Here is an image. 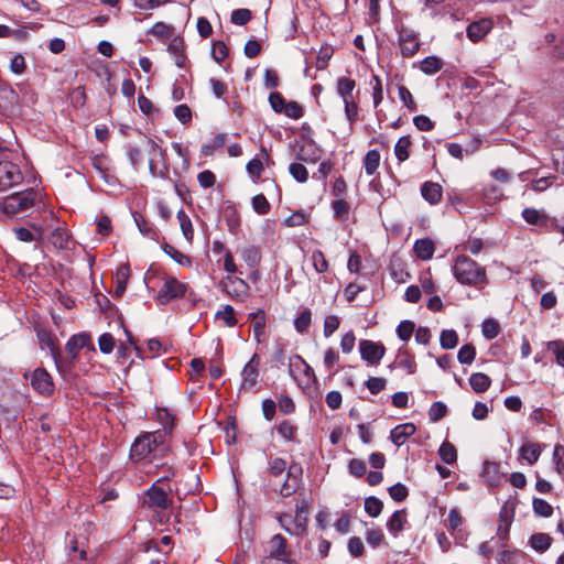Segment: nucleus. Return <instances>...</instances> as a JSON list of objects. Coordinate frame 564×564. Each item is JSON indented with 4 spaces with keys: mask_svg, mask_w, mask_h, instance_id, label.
<instances>
[{
    "mask_svg": "<svg viewBox=\"0 0 564 564\" xmlns=\"http://www.w3.org/2000/svg\"><path fill=\"white\" fill-rule=\"evenodd\" d=\"M456 280L466 285L477 286L487 282L486 270L465 254L457 256L453 265Z\"/></svg>",
    "mask_w": 564,
    "mask_h": 564,
    "instance_id": "obj_1",
    "label": "nucleus"
},
{
    "mask_svg": "<svg viewBox=\"0 0 564 564\" xmlns=\"http://www.w3.org/2000/svg\"><path fill=\"white\" fill-rule=\"evenodd\" d=\"M171 491L167 477H161L144 492L142 505L154 512L167 510L173 503L170 497Z\"/></svg>",
    "mask_w": 564,
    "mask_h": 564,
    "instance_id": "obj_2",
    "label": "nucleus"
},
{
    "mask_svg": "<svg viewBox=\"0 0 564 564\" xmlns=\"http://www.w3.org/2000/svg\"><path fill=\"white\" fill-rule=\"evenodd\" d=\"M166 441V432H147L135 438L130 449V457L133 460H142Z\"/></svg>",
    "mask_w": 564,
    "mask_h": 564,
    "instance_id": "obj_3",
    "label": "nucleus"
},
{
    "mask_svg": "<svg viewBox=\"0 0 564 564\" xmlns=\"http://www.w3.org/2000/svg\"><path fill=\"white\" fill-rule=\"evenodd\" d=\"M265 553L267 555L262 558L261 564H299L288 549L286 539L281 534L271 536L267 542Z\"/></svg>",
    "mask_w": 564,
    "mask_h": 564,
    "instance_id": "obj_4",
    "label": "nucleus"
},
{
    "mask_svg": "<svg viewBox=\"0 0 564 564\" xmlns=\"http://www.w3.org/2000/svg\"><path fill=\"white\" fill-rule=\"evenodd\" d=\"M36 199V193L33 189H26L12 194L0 202V210L12 218L20 213L29 210Z\"/></svg>",
    "mask_w": 564,
    "mask_h": 564,
    "instance_id": "obj_5",
    "label": "nucleus"
},
{
    "mask_svg": "<svg viewBox=\"0 0 564 564\" xmlns=\"http://www.w3.org/2000/svg\"><path fill=\"white\" fill-rule=\"evenodd\" d=\"M186 290L187 285L185 283L180 282L174 276H166L162 288L158 292L156 300L161 304H167L174 299L183 297Z\"/></svg>",
    "mask_w": 564,
    "mask_h": 564,
    "instance_id": "obj_6",
    "label": "nucleus"
},
{
    "mask_svg": "<svg viewBox=\"0 0 564 564\" xmlns=\"http://www.w3.org/2000/svg\"><path fill=\"white\" fill-rule=\"evenodd\" d=\"M398 42L401 55L406 58L414 56L421 47L419 34L405 26L398 30Z\"/></svg>",
    "mask_w": 564,
    "mask_h": 564,
    "instance_id": "obj_7",
    "label": "nucleus"
},
{
    "mask_svg": "<svg viewBox=\"0 0 564 564\" xmlns=\"http://www.w3.org/2000/svg\"><path fill=\"white\" fill-rule=\"evenodd\" d=\"M88 346H90L91 350H95V347L91 345L90 335L86 333L73 335L65 345V349L68 355V360H63V369L69 368L74 364L75 359L78 357L79 351Z\"/></svg>",
    "mask_w": 564,
    "mask_h": 564,
    "instance_id": "obj_8",
    "label": "nucleus"
},
{
    "mask_svg": "<svg viewBox=\"0 0 564 564\" xmlns=\"http://www.w3.org/2000/svg\"><path fill=\"white\" fill-rule=\"evenodd\" d=\"M22 173L17 164L0 162V192H4L22 181Z\"/></svg>",
    "mask_w": 564,
    "mask_h": 564,
    "instance_id": "obj_9",
    "label": "nucleus"
},
{
    "mask_svg": "<svg viewBox=\"0 0 564 564\" xmlns=\"http://www.w3.org/2000/svg\"><path fill=\"white\" fill-rule=\"evenodd\" d=\"M361 358L370 365H378L386 354V347L381 343L362 339L359 343Z\"/></svg>",
    "mask_w": 564,
    "mask_h": 564,
    "instance_id": "obj_10",
    "label": "nucleus"
},
{
    "mask_svg": "<svg viewBox=\"0 0 564 564\" xmlns=\"http://www.w3.org/2000/svg\"><path fill=\"white\" fill-rule=\"evenodd\" d=\"M31 386L41 394L50 395L54 391L51 375L44 368H36L31 375Z\"/></svg>",
    "mask_w": 564,
    "mask_h": 564,
    "instance_id": "obj_11",
    "label": "nucleus"
},
{
    "mask_svg": "<svg viewBox=\"0 0 564 564\" xmlns=\"http://www.w3.org/2000/svg\"><path fill=\"white\" fill-rule=\"evenodd\" d=\"M259 366L260 358L257 354H253L250 360L245 365L241 372L243 389H252L257 384L259 378Z\"/></svg>",
    "mask_w": 564,
    "mask_h": 564,
    "instance_id": "obj_12",
    "label": "nucleus"
},
{
    "mask_svg": "<svg viewBox=\"0 0 564 564\" xmlns=\"http://www.w3.org/2000/svg\"><path fill=\"white\" fill-rule=\"evenodd\" d=\"M491 28H492L491 20L481 19L479 21H475V22L470 23L467 26L466 34H467V37L471 42L476 43V42H479L480 40H482L489 33Z\"/></svg>",
    "mask_w": 564,
    "mask_h": 564,
    "instance_id": "obj_13",
    "label": "nucleus"
},
{
    "mask_svg": "<svg viewBox=\"0 0 564 564\" xmlns=\"http://www.w3.org/2000/svg\"><path fill=\"white\" fill-rule=\"evenodd\" d=\"M482 477L490 486H498L503 480L505 473L500 470L498 463L486 460L482 466Z\"/></svg>",
    "mask_w": 564,
    "mask_h": 564,
    "instance_id": "obj_14",
    "label": "nucleus"
},
{
    "mask_svg": "<svg viewBox=\"0 0 564 564\" xmlns=\"http://www.w3.org/2000/svg\"><path fill=\"white\" fill-rule=\"evenodd\" d=\"M221 288L227 294L239 296L247 292L248 285L240 278L227 275L221 280Z\"/></svg>",
    "mask_w": 564,
    "mask_h": 564,
    "instance_id": "obj_15",
    "label": "nucleus"
},
{
    "mask_svg": "<svg viewBox=\"0 0 564 564\" xmlns=\"http://www.w3.org/2000/svg\"><path fill=\"white\" fill-rule=\"evenodd\" d=\"M415 431L416 427L413 423L399 424L391 430L390 438L394 445L401 446Z\"/></svg>",
    "mask_w": 564,
    "mask_h": 564,
    "instance_id": "obj_16",
    "label": "nucleus"
},
{
    "mask_svg": "<svg viewBox=\"0 0 564 564\" xmlns=\"http://www.w3.org/2000/svg\"><path fill=\"white\" fill-rule=\"evenodd\" d=\"M413 251L419 259L430 260L435 251L434 241L431 238L419 239L414 242Z\"/></svg>",
    "mask_w": 564,
    "mask_h": 564,
    "instance_id": "obj_17",
    "label": "nucleus"
},
{
    "mask_svg": "<svg viewBox=\"0 0 564 564\" xmlns=\"http://www.w3.org/2000/svg\"><path fill=\"white\" fill-rule=\"evenodd\" d=\"M423 198L432 205L441 202L443 189L438 183L425 182L421 187Z\"/></svg>",
    "mask_w": 564,
    "mask_h": 564,
    "instance_id": "obj_18",
    "label": "nucleus"
},
{
    "mask_svg": "<svg viewBox=\"0 0 564 564\" xmlns=\"http://www.w3.org/2000/svg\"><path fill=\"white\" fill-rule=\"evenodd\" d=\"M240 257L250 268H257L262 259V253L259 247L250 245L240 249Z\"/></svg>",
    "mask_w": 564,
    "mask_h": 564,
    "instance_id": "obj_19",
    "label": "nucleus"
},
{
    "mask_svg": "<svg viewBox=\"0 0 564 564\" xmlns=\"http://www.w3.org/2000/svg\"><path fill=\"white\" fill-rule=\"evenodd\" d=\"M406 523V511L404 509L397 510L392 513L387 522L388 531L397 536L404 528Z\"/></svg>",
    "mask_w": 564,
    "mask_h": 564,
    "instance_id": "obj_20",
    "label": "nucleus"
},
{
    "mask_svg": "<svg viewBox=\"0 0 564 564\" xmlns=\"http://www.w3.org/2000/svg\"><path fill=\"white\" fill-rule=\"evenodd\" d=\"M522 217L529 225L539 227H546L549 224V217L546 214L541 213L535 208H524L522 210Z\"/></svg>",
    "mask_w": 564,
    "mask_h": 564,
    "instance_id": "obj_21",
    "label": "nucleus"
},
{
    "mask_svg": "<svg viewBox=\"0 0 564 564\" xmlns=\"http://www.w3.org/2000/svg\"><path fill=\"white\" fill-rule=\"evenodd\" d=\"M297 366H303V372L308 380L312 379V380L316 381V376H315L313 368L300 355H294L292 358H290V364H289L290 376L295 378V367H297Z\"/></svg>",
    "mask_w": 564,
    "mask_h": 564,
    "instance_id": "obj_22",
    "label": "nucleus"
},
{
    "mask_svg": "<svg viewBox=\"0 0 564 564\" xmlns=\"http://www.w3.org/2000/svg\"><path fill=\"white\" fill-rule=\"evenodd\" d=\"M249 317L252 319V329L254 338L258 343L261 341V338L264 336V329H265V314L263 311H258L254 313H251Z\"/></svg>",
    "mask_w": 564,
    "mask_h": 564,
    "instance_id": "obj_23",
    "label": "nucleus"
},
{
    "mask_svg": "<svg viewBox=\"0 0 564 564\" xmlns=\"http://www.w3.org/2000/svg\"><path fill=\"white\" fill-rule=\"evenodd\" d=\"M356 87V82L348 77H339L337 79V93L343 98V101L354 100L352 91Z\"/></svg>",
    "mask_w": 564,
    "mask_h": 564,
    "instance_id": "obj_24",
    "label": "nucleus"
},
{
    "mask_svg": "<svg viewBox=\"0 0 564 564\" xmlns=\"http://www.w3.org/2000/svg\"><path fill=\"white\" fill-rule=\"evenodd\" d=\"M412 141L410 135L401 137L394 145V154L399 163L406 161L410 158V148Z\"/></svg>",
    "mask_w": 564,
    "mask_h": 564,
    "instance_id": "obj_25",
    "label": "nucleus"
},
{
    "mask_svg": "<svg viewBox=\"0 0 564 564\" xmlns=\"http://www.w3.org/2000/svg\"><path fill=\"white\" fill-rule=\"evenodd\" d=\"M469 384L476 393H482L489 389L491 379L486 373L476 372L470 376Z\"/></svg>",
    "mask_w": 564,
    "mask_h": 564,
    "instance_id": "obj_26",
    "label": "nucleus"
},
{
    "mask_svg": "<svg viewBox=\"0 0 564 564\" xmlns=\"http://www.w3.org/2000/svg\"><path fill=\"white\" fill-rule=\"evenodd\" d=\"M40 340L44 343L51 351V355L56 364V367L59 371H63V360L61 357V351L58 347L55 344V340L52 338V336L48 333H43L39 335Z\"/></svg>",
    "mask_w": 564,
    "mask_h": 564,
    "instance_id": "obj_27",
    "label": "nucleus"
},
{
    "mask_svg": "<svg viewBox=\"0 0 564 564\" xmlns=\"http://www.w3.org/2000/svg\"><path fill=\"white\" fill-rule=\"evenodd\" d=\"M541 447L536 443H527L520 447V455L528 464L533 465L538 462L541 455Z\"/></svg>",
    "mask_w": 564,
    "mask_h": 564,
    "instance_id": "obj_28",
    "label": "nucleus"
},
{
    "mask_svg": "<svg viewBox=\"0 0 564 564\" xmlns=\"http://www.w3.org/2000/svg\"><path fill=\"white\" fill-rule=\"evenodd\" d=\"M380 153L378 150H370L366 153L362 164L367 175H373L380 165Z\"/></svg>",
    "mask_w": 564,
    "mask_h": 564,
    "instance_id": "obj_29",
    "label": "nucleus"
},
{
    "mask_svg": "<svg viewBox=\"0 0 564 564\" xmlns=\"http://www.w3.org/2000/svg\"><path fill=\"white\" fill-rule=\"evenodd\" d=\"M552 538L546 533L532 534L529 543L530 546L536 552H545L551 546Z\"/></svg>",
    "mask_w": 564,
    "mask_h": 564,
    "instance_id": "obj_30",
    "label": "nucleus"
},
{
    "mask_svg": "<svg viewBox=\"0 0 564 564\" xmlns=\"http://www.w3.org/2000/svg\"><path fill=\"white\" fill-rule=\"evenodd\" d=\"M443 65H444V63L440 57H437L435 55H431V56L425 57L421 62L420 68L424 74L433 75V74L437 73L438 70H441Z\"/></svg>",
    "mask_w": 564,
    "mask_h": 564,
    "instance_id": "obj_31",
    "label": "nucleus"
},
{
    "mask_svg": "<svg viewBox=\"0 0 564 564\" xmlns=\"http://www.w3.org/2000/svg\"><path fill=\"white\" fill-rule=\"evenodd\" d=\"M177 219L180 221L181 230L183 232L184 238L188 242H192L193 237H194V229H193L192 221H191L189 217L187 216V214L184 212V209H180L177 212Z\"/></svg>",
    "mask_w": 564,
    "mask_h": 564,
    "instance_id": "obj_32",
    "label": "nucleus"
},
{
    "mask_svg": "<svg viewBox=\"0 0 564 564\" xmlns=\"http://www.w3.org/2000/svg\"><path fill=\"white\" fill-rule=\"evenodd\" d=\"M438 455L441 459L448 465H452L457 460V451L455 446L449 442L442 443L438 448Z\"/></svg>",
    "mask_w": 564,
    "mask_h": 564,
    "instance_id": "obj_33",
    "label": "nucleus"
},
{
    "mask_svg": "<svg viewBox=\"0 0 564 564\" xmlns=\"http://www.w3.org/2000/svg\"><path fill=\"white\" fill-rule=\"evenodd\" d=\"M332 209L335 219L346 220L349 215V204L345 198H337L332 202Z\"/></svg>",
    "mask_w": 564,
    "mask_h": 564,
    "instance_id": "obj_34",
    "label": "nucleus"
},
{
    "mask_svg": "<svg viewBox=\"0 0 564 564\" xmlns=\"http://www.w3.org/2000/svg\"><path fill=\"white\" fill-rule=\"evenodd\" d=\"M66 564H88L86 562V551H78L76 540H72L69 544V558Z\"/></svg>",
    "mask_w": 564,
    "mask_h": 564,
    "instance_id": "obj_35",
    "label": "nucleus"
},
{
    "mask_svg": "<svg viewBox=\"0 0 564 564\" xmlns=\"http://www.w3.org/2000/svg\"><path fill=\"white\" fill-rule=\"evenodd\" d=\"M51 242L55 248L67 249L69 242V236L63 228H56L51 235Z\"/></svg>",
    "mask_w": 564,
    "mask_h": 564,
    "instance_id": "obj_36",
    "label": "nucleus"
},
{
    "mask_svg": "<svg viewBox=\"0 0 564 564\" xmlns=\"http://www.w3.org/2000/svg\"><path fill=\"white\" fill-rule=\"evenodd\" d=\"M164 252L169 254L176 263L183 267H191L192 260L188 256L184 254L183 252L178 251L171 245L164 246Z\"/></svg>",
    "mask_w": 564,
    "mask_h": 564,
    "instance_id": "obj_37",
    "label": "nucleus"
},
{
    "mask_svg": "<svg viewBox=\"0 0 564 564\" xmlns=\"http://www.w3.org/2000/svg\"><path fill=\"white\" fill-rule=\"evenodd\" d=\"M383 509V502L377 497L370 496L365 499V511L372 518L380 516Z\"/></svg>",
    "mask_w": 564,
    "mask_h": 564,
    "instance_id": "obj_38",
    "label": "nucleus"
},
{
    "mask_svg": "<svg viewBox=\"0 0 564 564\" xmlns=\"http://www.w3.org/2000/svg\"><path fill=\"white\" fill-rule=\"evenodd\" d=\"M481 332L487 339H494L500 333V325L496 319L487 318L481 324Z\"/></svg>",
    "mask_w": 564,
    "mask_h": 564,
    "instance_id": "obj_39",
    "label": "nucleus"
},
{
    "mask_svg": "<svg viewBox=\"0 0 564 564\" xmlns=\"http://www.w3.org/2000/svg\"><path fill=\"white\" fill-rule=\"evenodd\" d=\"M458 335L454 329H445L441 333L440 344L443 349H453L457 346Z\"/></svg>",
    "mask_w": 564,
    "mask_h": 564,
    "instance_id": "obj_40",
    "label": "nucleus"
},
{
    "mask_svg": "<svg viewBox=\"0 0 564 564\" xmlns=\"http://www.w3.org/2000/svg\"><path fill=\"white\" fill-rule=\"evenodd\" d=\"M312 322V313L310 308H304L294 321V327L299 333H305Z\"/></svg>",
    "mask_w": 564,
    "mask_h": 564,
    "instance_id": "obj_41",
    "label": "nucleus"
},
{
    "mask_svg": "<svg viewBox=\"0 0 564 564\" xmlns=\"http://www.w3.org/2000/svg\"><path fill=\"white\" fill-rule=\"evenodd\" d=\"M463 524V517L458 509H451L448 516L445 520V527L451 532L454 533L460 525Z\"/></svg>",
    "mask_w": 564,
    "mask_h": 564,
    "instance_id": "obj_42",
    "label": "nucleus"
},
{
    "mask_svg": "<svg viewBox=\"0 0 564 564\" xmlns=\"http://www.w3.org/2000/svg\"><path fill=\"white\" fill-rule=\"evenodd\" d=\"M216 319L224 321L225 325L228 327H234L237 324V318L235 316V310L231 305H225L221 311H218L215 314Z\"/></svg>",
    "mask_w": 564,
    "mask_h": 564,
    "instance_id": "obj_43",
    "label": "nucleus"
},
{
    "mask_svg": "<svg viewBox=\"0 0 564 564\" xmlns=\"http://www.w3.org/2000/svg\"><path fill=\"white\" fill-rule=\"evenodd\" d=\"M533 511L543 518H549L553 513V507L541 498H534L532 502Z\"/></svg>",
    "mask_w": 564,
    "mask_h": 564,
    "instance_id": "obj_44",
    "label": "nucleus"
},
{
    "mask_svg": "<svg viewBox=\"0 0 564 564\" xmlns=\"http://www.w3.org/2000/svg\"><path fill=\"white\" fill-rule=\"evenodd\" d=\"M476 356V349L470 344L463 345L457 354V359L460 364L470 365Z\"/></svg>",
    "mask_w": 564,
    "mask_h": 564,
    "instance_id": "obj_45",
    "label": "nucleus"
},
{
    "mask_svg": "<svg viewBox=\"0 0 564 564\" xmlns=\"http://www.w3.org/2000/svg\"><path fill=\"white\" fill-rule=\"evenodd\" d=\"M398 366L408 371V373L412 375L416 371V362L414 357L410 355L408 351H400L399 354Z\"/></svg>",
    "mask_w": 564,
    "mask_h": 564,
    "instance_id": "obj_46",
    "label": "nucleus"
},
{
    "mask_svg": "<svg viewBox=\"0 0 564 564\" xmlns=\"http://www.w3.org/2000/svg\"><path fill=\"white\" fill-rule=\"evenodd\" d=\"M308 506L305 501H303L301 505L296 506V516L294 518L295 529L300 531V534L305 531L306 525V517H303V513H307Z\"/></svg>",
    "mask_w": 564,
    "mask_h": 564,
    "instance_id": "obj_47",
    "label": "nucleus"
},
{
    "mask_svg": "<svg viewBox=\"0 0 564 564\" xmlns=\"http://www.w3.org/2000/svg\"><path fill=\"white\" fill-rule=\"evenodd\" d=\"M252 208L259 215H265L270 212V203L263 194H258L252 198Z\"/></svg>",
    "mask_w": 564,
    "mask_h": 564,
    "instance_id": "obj_48",
    "label": "nucleus"
},
{
    "mask_svg": "<svg viewBox=\"0 0 564 564\" xmlns=\"http://www.w3.org/2000/svg\"><path fill=\"white\" fill-rule=\"evenodd\" d=\"M388 491L389 496L397 502H402L409 496L408 488L401 482L394 484L393 486L389 487Z\"/></svg>",
    "mask_w": 564,
    "mask_h": 564,
    "instance_id": "obj_49",
    "label": "nucleus"
},
{
    "mask_svg": "<svg viewBox=\"0 0 564 564\" xmlns=\"http://www.w3.org/2000/svg\"><path fill=\"white\" fill-rule=\"evenodd\" d=\"M297 427L293 425L289 420L282 421L278 426V433L286 441H293Z\"/></svg>",
    "mask_w": 564,
    "mask_h": 564,
    "instance_id": "obj_50",
    "label": "nucleus"
},
{
    "mask_svg": "<svg viewBox=\"0 0 564 564\" xmlns=\"http://www.w3.org/2000/svg\"><path fill=\"white\" fill-rule=\"evenodd\" d=\"M252 18L251 11L249 9H237L231 12L230 20L236 25H245Z\"/></svg>",
    "mask_w": 564,
    "mask_h": 564,
    "instance_id": "obj_51",
    "label": "nucleus"
},
{
    "mask_svg": "<svg viewBox=\"0 0 564 564\" xmlns=\"http://www.w3.org/2000/svg\"><path fill=\"white\" fill-rule=\"evenodd\" d=\"M447 413V408L443 402H434L429 410V417L432 422H438Z\"/></svg>",
    "mask_w": 564,
    "mask_h": 564,
    "instance_id": "obj_52",
    "label": "nucleus"
},
{
    "mask_svg": "<svg viewBox=\"0 0 564 564\" xmlns=\"http://www.w3.org/2000/svg\"><path fill=\"white\" fill-rule=\"evenodd\" d=\"M229 50L223 41H216L212 46V56L217 62H223L228 56Z\"/></svg>",
    "mask_w": 564,
    "mask_h": 564,
    "instance_id": "obj_53",
    "label": "nucleus"
},
{
    "mask_svg": "<svg viewBox=\"0 0 564 564\" xmlns=\"http://www.w3.org/2000/svg\"><path fill=\"white\" fill-rule=\"evenodd\" d=\"M521 553L517 550H503L498 554V564H519Z\"/></svg>",
    "mask_w": 564,
    "mask_h": 564,
    "instance_id": "obj_54",
    "label": "nucleus"
},
{
    "mask_svg": "<svg viewBox=\"0 0 564 564\" xmlns=\"http://www.w3.org/2000/svg\"><path fill=\"white\" fill-rule=\"evenodd\" d=\"M289 172L300 183H304L308 178L307 169L301 163H292Z\"/></svg>",
    "mask_w": 564,
    "mask_h": 564,
    "instance_id": "obj_55",
    "label": "nucleus"
},
{
    "mask_svg": "<svg viewBox=\"0 0 564 564\" xmlns=\"http://www.w3.org/2000/svg\"><path fill=\"white\" fill-rule=\"evenodd\" d=\"M414 327L415 325L413 322L402 321L397 327V334L399 338L404 341H408L414 332Z\"/></svg>",
    "mask_w": 564,
    "mask_h": 564,
    "instance_id": "obj_56",
    "label": "nucleus"
},
{
    "mask_svg": "<svg viewBox=\"0 0 564 564\" xmlns=\"http://www.w3.org/2000/svg\"><path fill=\"white\" fill-rule=\"evenodd\" d=\"M365 386L368 388L371 394H378L386 389L387 380L384 378L370 377L365 382Z\"/></svg>",
    "mask_w": 564,
    "mask_h": 564,
    "instance_id": "obj_57",
    "label": "nucleus"
},
{
    "mask_svg": "<svg viewBox=\"0 0 564 564\" xmlns=\"http://www.w3.org/2000/svg\"><path fill=\"white\" fill-rule=\"evenodd\" d=\"M312 261H313L314 269L318 273H324L328 270V262H327L324 253L321 250L313 251Z\"/></svg>",
    "mask_w": 564,
    "mask_h": 564,
    "instance_id": "obj_58",
    "label": "nucleus"
},
{
    "mask_svg": "<svg viewBox=\"0 0 564 564\" xmlns=\"http://www.w3.org/2000/svg\"><path fill=\"white\" fill-rule=\"evenodd\" d=\"M348 470L350 475L360 478L367 471L366 463L362 459L352 458L348 464Z\"/></svg>",
    "mask_w": 564,
    "mask_h": 564,
    "instance_id": "obj_59",
    "label": "nucleus"
},
{
    "mask_svg": "<svg viewBox=\"0 0 564 564\" xmlns=\"http://www.w3.org/2000/svg\"><path fill=\"white\" fill-rule=\"evenodd\" d=\"M98 345L102 354H110L115 348V337L110 333H104L98 339Z\"/></svg>",
    "mask_w": 564,
    "mask_h": 564,
    "instance_id": "obj_60",
    "label": "nucleus"
},
{
    "mask_svg": "<svg viewBox=\"0 0 564 564\" xmlns=\"http://www.w3.org/2000/svg\"><path fill=\"white\" fill-rule=\"evenodd\" d=\"M301 485L302 481L293 480L292 478L286 477L285 481L281 486L280 495L282 497H290L299 490Z\"/></svg>",
    "mask_w": 564,
    "mask_h": 564,
    "instance_id": "obj_61",
    "label": "nucleus"
},
{
    "mask_svg": "<svg viewBox=\"0 0 564 564\" xmlns=\"http://www.w3.org/2000/svg\"><path fill=\"white\" fill-rule=\"evenodd\" d=\"M399 97H400V100L404 104V106L410 111H416L417 107L413 99V96H412L411 91L405 86L399 87Z\"/></svg>",
    "mask_w": 564,
    "mask_h": 564,
    "instance_id": "obj_62",
    "label": "nucleus"
},
{
    "mask_svg": "<svg viewBox=\"0 0 564 564\" xmlns=\"http://www.w3.org/2000/svg\"><path fill=\"white\" fill-rule=\"evenodd\" d=\"M174 28L163 22H156L150 29L149 33L156 37H167L173 33Z\"/></svg>",
    "mask_w": 564,
    "mask_h": 564,
    "instance_id": "obj_63",
    "label": "nucleus"
},
{
    "mask_svg": "<svg viewBox=\"0 0 564 564\" xmlns=\"http://www.w3.org/2000/svg\"><path fill=\"white\" fill-rule=\"evenodd\" d=\"M553 462L558 474L564 473V446L556 444L553 452Z\"/></svg>",
    "mask_w": 564,
    "mask_h": 564,
    "instance_id": "obj_64",
    "label": "nucleus"
}]
</instances>
